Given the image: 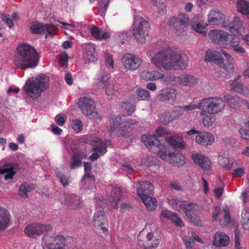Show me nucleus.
Wrapping results in <instances>:
<instances>
[{
    "instance_id": "obj_1",
    "label": "nucleus",
    "mask_w": 249,
    "mask_h": 249,
    "mask_svg": "<svg viewBox=\"0 0 249 249\" xmlns=\"http://www.w3.org/2000/svg\"><path fill=\"white\" fill-rule=\"evenodd\" d=\"M152 64L158 69L165 70H183L188 65V59L170 49L159 51L151 58Z\"/></svg>"
},
{
    "instance_id": "obj_2",
    "label": "nucleus",
    "mask_w": 249,
    "mask_h": 249,
    "mask_svg": "<svg viewBox=\"0 0 249 249\" xmlns=\"http://www.w3.org/2000/svg\"><path fill=\"white\" fill-rule=\"evenodd\" d=\"M142 141L150 151L159 152L160 157L163 160H168L174 166H181L185 163L184 156L177 150L171 151L168 149L161 150L160 141L156 138L155 136L143 135L142 137Z\"/></svg>"
},
{
    "instance_id": "obj_3",
    "label": "nucleus",
    "mask_w": 249,
    "mask_h": 249,
    "mask_svg": "<svg viewBox=\"0 0 249 249\" xmlns=\"http://www.w3.org/2000/svg\"><path fill=\"white\" fill-rule=\"evenodd\" d=\"M17 51L14 62L17 68L26 70L37 66L40 54L33 46L27 43H22L18 46Z\"/></svg>"
},
{
    "instance_id": "obj_4",
    "label": "nucleus",
    "mask_w": 249,
    "mask_h": 249,
    "mask_svg": "<svg viewBox=\"0 0 249 249\" xmlns=\"http://www.w3.org/2000/svg\"><path fill=\"white\" fill-rule=\"evenodd\" d=\"M49 77L45 75H39L35 79L28 80L24 86L27 95L33 98L37 99L41 93L49 87Z\"/></svg>"
},
{
    "instance_id": "obj_5",
    "label": "nucleus",
    "mask_w": 249,
    "mask_h": 249,
    "mask_svg": "<svg viewBox=\"0 0 249 249\" xmlns=\"http://www.w3.org/2000/svg\"><path fill=\"white\" fill-rule=\"evenodd\" d=\"M150 24L143 18L136 15L134 17L133 23V36L136 41L141 44L145 42L146 37L148 36Z\"/></svg>"
},
{
    "instance_id": "obj_6",
    "label": "nucleus",
    "mask_w": 249,
    "mask_h": 249,
    "mask_svg": "<svg viewBox=\"0 0 249 249\" xmlns=\"http://www.w3.org/2000/svg\"><path fill=\"white\" fill-rule=\"evenodd\" d=\"M202 113L217 114L221 112L225 107V103L221 98L211 97L201 100Z\"/></svg>"
},
{
    "instance_id": "obj_7",
    "label": "nucleus",
    "mask_w": 249,
    "mask_h": 249,
    "mask_svg": "<svg viewBox=\"0 0 249 249\" xmlns=\"http://www.w3.org/2000/svg\"><path fill=\"white\" fill-rule=\"evenodd\" d=\"M65 238L59 234H45L42 238V249H64Z\"/></svg>"
},
{
    "instance_id": "obj_8",
    "label": "nucleus",
    "mask_w": 249,
    "mask_h": 249,
    "mask_svg": "<svg viewBox=\"0 0 249 249\" xmlns=\"http://www.w3.org/2000/svg\"><path fill=\"white\" fill-rule=\"evenodd\" d=\"M137 193L138 197L142 202H157L152 197L154 193V186L148 181H143L136 183Z\"/></svg>"
},
{
    "instance_id": "obj_9",
    "label": "nucleus",
    "mask_w": 249,
    "mask_h": 249,
    "mask_svg": "<svg viewBox=\"0 0 249 249\" xmlns=\"http://www.w3.org/2000/svg\"><path fill=\"white\" fill-rule=\"evenodd\" d=\"M52 229V226L49 224L33 223L27 225L24 231L28 237L36 238L45 232L51 231Z\"/></svg>"
},
{
    "instance_id": "obj_10",
    "label": "nucleus",
    "mask_w": 249,
    "mask_h": 249,
    "mask_svg": "<svg viewBox=\"0 0 249 249\" xmlns=\"http://www.w3.org/2000/svg\"><path fill=\"white\" fill-rule=\"evenodd\" d=\"M204 59L206 62H213L218 64L220 68L229 73L233 72V67L232 64H229L226 65L223 64V58L222 57L220 52L208 50L206 52Z\"/></svg>"
},
{
    "instance_id": "obj_11",
    "label": "nucleus",
    "mask_w": 249,
    "mask_h": 249,
    "mask_svg": "<svg viewBox=\"0 0 249 249\" xmlns=\"http://www.w3.org/2000/svg\"><path fill=\"white\" fill-rule=\"evenodd\" d=\"M30 30L34 34H40L43 33L45 37L49 36H53L57 31V27L52 24H44L38 21L33 22L30 27Z\"/></svg>"
},
{
    "instance_id": "obj_12",
    "label": "nucleus",
    "mask_w": 249,
    "mask_h": 249,
    "mask_svg": "<svg viewBox=\"0 0 249 249\" xmlns=\"http://www.w3.org/2000/svg\"><path fill=\"white\" fill-rule=\"evenodd\" d=\"M122 63L125 69L133 71L142 65V60L138 55L127 53L122 57Z\"/></svg>"
},
{
    "instance_id": "obj_13",
    "label": "nucleus",
    "mask_w": 249,
    "mask_h": 249,
    "mask_svg": "<svg viewBox=\"0 0 249 249\" xmlns=\"http://www.w3.org/2000/svg\"><path fill=\"white\" fill-rule=\"evenodd\" d=\"M190 21V19L186 14H180L178 17L172 18L170 24L179 35L184 32V28L189 26Z\"/></svg>"
},
{
    "instance_id": "obj_14",
    "label": "nucleus",
    "mask_w": 249,
    "mask_h": 249,
    "mask_svg": "<svg viewBox=\"0 0 249 249\" xmlns=\"http://www.w3.org/2000/svg\"><path fill=\"white\" fill-rule=\"evenodd\" d=\"M177 90L173 88H166L161 89L157 97L162 102L174 104L177 101Z\"/></svg>"
},
{
    "instance_id": "obj_15",
    "label": "nucleus",
    "mask_w": 249,
    "mask_h": 249,
    "mask_svg": "<svg viewBox=\"0 0 249 249\" xmlns=\"http://www.w3.org/2000/svg\"><path fill=\"white\" fill-rule=\"evenodd\" d=\"M77 105L85 115L89 116L93 113V101L91 98L87 97H80L78 99Z\"/></svg>"
},
{
    "instance_id": "obj_16",
    "label": "nucleus",
    "mask_w": 249,
    "mask_h": 249,
    "mask_svg": "<svg viewBox=\"0 0 249 249\" xmlns=\"http://www.w3.org/2000/svg\"><path fill=\"white\" fill-rule=\"evenodd\" d=\"M242 25L243 22L240 18L235 17L231 22H229V21L223 22L222 26L234 35H240L241 34L240 29Z\"/></svg>"
},
{
    "instance_id": "obj_17",
    "label": "nucleus",
    "mask_w": 249,
    "mask_h": 249,
    "mask_svg": "<svg viewBox=\"0 0 249 249\" xmlns=\"http://www.w3.org/2000/svg\"><path fill=\"white\" fill-rule=\"evenodd\" d=\"M208 36L213 42L220 44L223 46H224L225 44H226V42L229 41V34L221 30H211L209 33Z\"/></svg>"
},
{
    "instance_id": "obj_18",
    "label": "nucleus",
    "mask_w": 249,
    "mask_h": 249,
    "mask_svg": "<svg viewBox=\"0 0 249 249\" xmlns=\"http://www.w3.org/2000/svg\"><path fill=\"white\" fill-rule=\"evenodd\" d=\"M94 226L100 232L107 233L108 224L104 212H100L94 215Z\"/></svg>"
},
{
    "instance_id": "obj_19",
    "label": "nucleus",
    "mask_w": 249,
    "mask_h": 249,
    "mask_svg": "<svg viewBox=\"0 0 249 249\" xmlns=\"http://www.w3.org/2000/svg\"><path fill=\"white\" fill-rule=\"evenodd\" d=\"M165 142L168 144L167 149L172 148L171 151L176 150L177 149H184L185 148V143L182 137L178 134L166 137Z\"/></svg>"
},
{
    "instance_id": "obj_20",
    "label": "nucleus",
    "mask_w": 249,
    "mask_h": 249,
    "mask_svg": "<svg viewBox=\"0 0 249 249\" xmlns=\"http://www.w3.org/2000/svg\"><path fill=\"white\" fill-rule=\"evenodd\" d=\"M110 144V141H103L100 139L94 138V160L107 152V147Z\"/></svg>"
},
{
    "instance_id": "obj_21",
    "label": "nucleus",
    "mask_w": 249,
    "mask_h": 249,
    "mask_svg": "<svg viewBox=\"0 0 249 249\" xmlns=\"http://www.w3.org/2000/svg\"><path fill=\"white\" fill-rule=\"evenodd\" d=\"M192 158L194 162L203 170H208L210 169L212 161L208 157L201 154L195 153L192 154Z\"/></svg>"
},
{
    "instance_id": "obj_22",
    "label": "nucleus",
    "mask_w": 249,
    "mask_h": 249,
    "mask_svg": "<svg viewBox=\"0 0 249 249\" xmlns=\"http://www.w3.org/2000/svg\"><path fill=\"white\" fill-rule=\"evenodd\" d=\"M173 80L177 83L184 87H192L197 83V79L190 74H182L180 76L175 77Z\"/></svg>"
},
{
    "instance_id": "obj_23",
    "label": "nucleus",
    "mask_w": 249,
    "mask_h": 249,
    "mask_svg": "<svg viewBox=\"0 0 249 249\" xmlns=\"http://www.w3.org/2000/svg\"><path fill=\"white\" fill-rule=\"evenodd\" d=\"M228 42V41L225 44V48H231L237 53H246V50L243 47L241 43V40L239 37L234 36L230 40L229 43Z\"/></svg>"
},
{
    "instance_id": "obj_24",
    "label": "nucleus",
    "mask_w": 249,
    "mask_h": 249,
    "mask_svg": "<svg viewBox=\"0 0 249 249\" xmlns=\"http://www.w3.org/2000/svg\"><path fill=\"white\" fill-rule=\"evenodd\" d=\"M214 141V136L208 132L200 131L199 135H197L196 137V142L203 146L211 145Z\"/></svg>"
},
{
    "instance_id": "obj_25",
    "label": "nucleus",
    "mask_w": 249,
    "mask_h": 249,
    "mask_svg": "<svg viewBox=\"0 0 249 249\" xmlns=\"http://www.w3.org/2000/svg\"><path fill=\"white\" fill-rule=\"evenodd\" d=\"M224 99L229 107L233 109H238L245 105L246 101L238 97L233 96L230 94L225 95Z\"/></svg>"
},
{
    "instance_id": "obj_26",
    "label": "nucleus",
    "mask_w": 249,
    "mask_h": 249,
    "mask_svg": "<svg viewBox=\"0 0 249 249\" xmlns=\"http://www.w3.org/2000/svg\"><path fill=\"white\" fill-rule=\"evenodd\" d=\"M230 237L225 233L218 231L215 233L213 244L216 247L227 246L230 243Z\"/></svg>"
},
{
    "instance_id": "obj_27",
    "label": "nucleus",
    "mask_w": 249,
    "mask_h": 249,
    "mask_svg": "<svg viewBox=\"0 0 249 249\" xmlns=\"http://www.w3.org/2000/svg\"><path fill=\"white\" fill-rule=\"evenodd\" d=\"M225 16L222 13L215 10L211 11L208 14V22L210 25H219L226 21Z\"/></svg>"
},
{
    "instance_id": "obj_28",
    "label": "nucleus",
    "mask_w": 249,
    "mask_h": 249,
    "mask_svg": "<svg viewBox=\"0 0 249 249\" xmlns=\"http://www.w3.org/2000/svg\"><path fill=\"white\" fill-rule=\"evenodd\" d=\"M140 76L144 80L152 81L162 79L164 77V75L157 71H148L146 70H143L141 72Z\"/></svg>"
},
{
    "instance_id": "obj_29",
    "label": "nucleus",
    "mask_w": 249,
    "mask_h": 249,
    "mask_svg": "<svg viewBox=\"0 0 249 249\" xmlns=\"http://www.w3.org/2000/svg\"><path fill=\"white\" fill-rule=\"evenodd\" d=\"M11 217L8 210L0 206V230H4L9 227Z\"/></svg>"
},
{
    "instance_id": "obj_30",
    "label": "nucleus",
    "mask_w": 249,
    "mask_h": 249,
    "mask_svg": "<svg viewBox=\"0 0 249 249\" xmlns=\"http://www.w3.org/2000/svg\"><path fill=\"white\" fill-rule=\"evenodd\" d=\"M161 215L164 218L170 219L176 226L182 227L184 226L182 221L177 215L176 213L168 210H163Z\"/></svg>"
},
{
    "instance_id": "obj_31",
    "label": "nucleus",
    "mask_w": 249,
    "mask_h": 249,
    "mask_svg": "<svg viewBox=\"0 0 249 249\" xmlns=\"http://www.w3.org/2000/svg\"><path fill=\"white\" fill-rule=\"evenodd\" d=\"M218 158L219 164L226 170H230L233 166L232 163H230L229 156L226 152H219Z\"/></svg>"
},
{
    "instance_id": "obj_32",
    "label": "nucleus",
    "mask_w": 249,
    "mask_h": 249,
    "mask_svg": "<svg viewBox=\"0 0 249 249\" xmlns=\"http://www.w3.org/2000/svg\"><path fill=\"white\" fill-rule=\"evenodd\" d=\"M213 114H208V112L202 113V110H200V115L202 117V123L205 127L212 126L215 123L216 118Z\"/></svg>"
},
{
    "instance_id": "obj_33",
    "label": "nucleus",
    "mask_w": 249,
    "mask_h": 249,
    "mask_svg": "<svg viewBox=\"0 0 249 249\" xmlns=\"http://www.w3.org/2000/svg\"><path fill=\"white\" fill-rule=\"evenodd\" d=\"M109 74L103 73L97 79L96 85L98 89H104L109 83Z\"/></svg>"
},
{
    "instance_id": "obj_34",
    "label": "nucleus",
    "mask_w": 249,
    "mask_h": 249,
    "mask_svg": "<svg viewBox=\"0 0 249 249\" xmlns=\"http://www.w3.org/2000/svg\"><path fill=\"white\" fill-rule=\"evenodd\" d=\"M180 208L184 212L186 216L190 220L191 222L196 225L199 224V220L196 217L195 213L192 211L190 212L191 209H188L186 207V205H181Z\"/></svg>"
},
{
    "instance_id": "obj_35",
    "label": "nucleus",
    "mask_w": 249,
    "mask_h": 249,
    "mask_svg": "<svg viewBox=\"0 0 249 249\" xmlns=\"http://www.w3.org/2000/svg\"><path fill=\"white\" fill-rule=\"evenodd\" d=\"M85 53L84 57L88 62L93 61V44L91 43L87 44L85 47Z\"/></svg>"
},
{
    "instance_id": "obj_36",
    "label": "nucleus",
    "mask_w": 249,
    "mask_h": 249,
    "mask_svg": "<svg viewBox=\"0 0 249 249\" xmlns=\"http://www.w3.org/2000/svg\"><path fill=\"white\" fill-rule=\"evenodd\" d=\"M106 88V96L108 99H112L118 95L119 91L115 85L109 83Z\"/></svg>"
},
{
    "instance_id": "obj_37",
    "label": "nucleus",
    "mask_w": 249,
    "mask_h": 249,
    "mask_svg": "<svg viewBox=\"0 0 249 249\" xmlns=\"http://www.w3.org/2000/svg\"><path fill=\"white\" fill-rule=\"evenodd\" d=\"M109 37V33L107 32H103L100 28L94 26V39L102 41L107 39Z\"/></svg>"
},
{
    "instance_id": "obj_38",
    "label": "nucleus",
    "mask_w": 249,
    "mask_h": 249,
    "mask_svg": "<svg viewBox=\"0 0 249 249\" xmlns=\"http://www.w3.org/2000/svg\"><path fill=\"white\" fill-rule=\"evenodd\" d=\"M238 11L244 14L249 15V2L245 0H238L237 2Z\"/></svg>"
},
{
    "instance_id": "obj_39",
    "label": "nucleus",
    "mask_w": 249,
    "mask_h": 249,
    "mask_svg": "<svg viewBox=\"0 0 249 249\" xmlns=\"http://www.w3.org/2000/svg\"><path fill=\"white\" fill-rule=\"evenodd\" d=\"M82 157L80 154L74 153L71 158V161L70 164L71 169H75L80 167L82 164Z\"/></svg>"
},
{
    "instance_id": "obj_40",
    "label": "nucleus",
    "mask_w": 249,
    "mask_h": 249,
    "mask_svg": "<svg viewBox=\"0 0 249 249\" xmlns=\"http://www.w3.org/2000/svg\"><path fill=\"white\" fill-rule=\"evenodd\" d=\"M139 245L144 249H151L157 247L159 244L160 241L158 239H154L155 243L146 242H145L140 239V235L138 237Z\"/></svg>"
},
{
    "instance_id": "obj_41",
    "label": "nucleus",
    "mask_w": 249,
    "mask_h": 249,
    "mask_svg": "<svg viewBox=\"0 0 249 249\" xmlns=\"http://www.w3.org/2000/svg\"><path fill=\"white\" fill-rule=\"evenodd\" d=\"M34 188H35V185L33 184H22L19 188V194L22 197H28L27 193L31 192Z\"/></svg>"
},
{
    "instance_id": "obj_42",
    "label": "nucleus",
    "mask_w": 249,
    "mask_h": 249,
    "mask_svg": "<svg viewBox=\"0 0 249 249\" xmlns=\"http://www.w3.org/2000/svg\"><path fill=\"white\" fill-rule=\"evenodd\" d=\"M135 96L138 100H147L150 97V94L145 89H138L135 92Z\"/></svg>"
},
{
    "instance_id": "obj_43",
    "label": "nucleus",
    "mask_w": 249,
    "mask_h": 249,
    "mask_svg": "<svg viewBox=\"0 0 249 249\" xmlns=\"http://www.w3.org/2000/svg\"><path fill=\"white\" fill-rule=\"evenodd\" d=\"M110 120L112 122L110 125V131L111 132H114L120 125L121 119L119 116L112 115L110 117Z\"/></svg>"
},
{
    "instance_id": "obj_44",
    "label": "nucleus",
    "mask_w": 249,
    "mask_h": 249,
    "mask_svg": "<svg viewBox=\"0 0 249 249\" xmlns=\"http://www.w3.org/2000/svg\"><path fill=\"white\" fill-rule=\"evenodd\" d=\"M192 29L196 32L202 34L206 36L207 32L205 30V27L198 22H192L191 24Z\"/></svg>"
},
{
    "instance_id": "obj_45",
    "label": "nucleus",
    "mask_w": 249,
    "mask_h": 249,
    "mask_svg": "<svg viewBox=\"0 0 249 249\" xmlns=\"http://www.w3.org/2000/svg\"><path fill=\"white\" fill-rule=\"evenodd\" d=\"M110 0H98V7L99 14L101 16L105 15Z\"/></svg>"
},
{
    "instance_id": "obj_46",
    "label": "nucleus",
    "mask_w": 249,
    "mask_h": 249,
    "mask_svg": "<svg viewBox=\"0 0 249 249\" xmlns=\"http://www.w3.org/2000/svg\"><path fill=\"white\" fill-rule=\"evenodd\" d=\"M122 196V191L119 188H116L112 190L111 194L112 201L111 202H118L121 200Z\"/></svg>"
},
{
    "instance_id": "obj_47",
    "label": "nucleus",
    "mask_w": 249,
    "mask_h": 249,
    "mask_svg": "<svg viewBox=\"0 0 249 249\" xmlns=\"http://www.w3.org/2000/svg\"><path fill=\"white\" fill-rule=\"evenodd\" d=\"M160 120L164 125L167 124L174 120L173 118L172 117L170 111L164 112L160 116Z\"/></svg>"
},
{
    "instance_id": "obj_48",
    "label": "nucleus",
    "mask_w": 249,
    "mask_h": 249,
    "mask_svg": "<svg viewBox=\"0 0 249 249\" xmlns=\"http://www.w3.org/2000/svg\"><path fill=\"white\" fill-rule=\"evenodd\" d=\"M223 211L225 213L224 219L223 220L220 221V223L221 225L225 226L229 224L231 220L229 214V210L227 208H225L223 209Z\"/></svg>"
},
{
    "instance_id": "obj_49",
    "label": "nucleus",
    "mask_w": 249,
    "mask_h": 249,
    "mask_svg": "<svg viewBox=\"0 0 249 249\" xmlns=\"http://www.w3.org/2000/svg\"><path fill=\"white\" fill-rule=\"evenodd\" d=\"M170 113L174 120L180 118L183 114L181 106L175 107Z\"/></svg>"
},
{
    "instance_id": "obj_50",
    "label": "nucleus",
    "mask_w": 249,
    "mask_h": 249,
    "mask_svg": "<svg viewBox=\"0 0 249 249\" xmlns=\"http://www.w3.org/2000/svg\"><path fill=\"white\" fill-rule=\"evenodd\" d=\"M235 227L236 229L234 231V242H235V247L236 249H245L242 248L240 245V242L239 240V231L237 229V224L235 222L234 223Z\"/></svg>"
},
{
    "instance_id": "obj_51",
    "label": "nucleus",
    "mask_w": 249,
    "mask_h": 249,
    "mask_svg": "<svg viewBox=\"0 0 249 249\" xmlns=\"http://www.w3.org/2000/svg\"><path fill=\"white\" fill-rule=\"evenodd\" d=\"M72 127L76 133H79L82 130L83 125L81 121L79 119L72 120Z\"/></svg>"
},
{
    "instance_id": "obj_52",
    "label": "nucleus",
    "mask_w": 249,
    "mask_h": 249,
    "mask_svg": "<svg viewBox=\"0 0 249 249\" xmlns=\"http://www.w3.org/2000/svg\"><path fill=\"white\" fill-rule=\"evenodd\" d=\"M181 108L182 109L183 112L185 111L193 110L196 108H198L201 110H202L201 100L197 105H189L185 106H181Z\"/></svg>"
},
{
    "instance_id": "obj_53",
    "label": "nucleus",
    "mask_w": 249,
    "mask_h": 249,
    "mask_svg": "<svg viewBox=\"0 0 249 249\" xmlns=\"http://www.w3.org/2000/svg\"><path fill=\"white\" fill-rule=\"evenodd\" d=\"M123 109L126 110L128 115L132 114L135 110V107L129 102H124L121 105Z\"/></svg>"
},
{
    "instance_id": "obj_54",
    "label": "nucleus",
    "mask_w": 249,
    "mask_h": 249,
    "mask_svg": "<svg viewBox=\"0 0 249 249\" xmlns=\"http://www.w3.org/2000/svg\"><path fill=\"white\" fill-rule=\"evenodd\" d=\"M56 175L63 187L68 185L70 181V176H66L60 172L58 173Z\"/></svg>"
},
{
    "instance_id": "obj_55",
    "label": "nucleus",
    "mask_w": 249,
    "mask_h": 249,
    "mask_svg": "<svg viewBox=\"0 0 249 249\" xmlns=\"http://www.w3.org/2000/svg\"><path fill=\"white\" fill-rule=\"evenodd\" d=\"M105 59L106 66L108 67H110L113 69L114 67V61L112 54L108 53H105Z\"/></svg>"
},
{
    "instance_id": "obj_56",
    "label": "nucleus",
    "mask_w": 249,
    "mask_h": 249,
    "mask_svg": "<svg viewBox=\"0 0 249 249\" xmlns=\"http://www.w3.org/2000/svg\"><path fill=\"white\" fill-rule=\"evenodd\" d=\"M2 20L7 24L9 28H12L14 26V24L12 20L11 19L9 15H6L4 14H1Z\"/></svg>"
},
{
    "instance_id": "obj_57",
    "label": "nucleus",
    "mask_w": 249,
    "mask_h": 249,
    "mask_svg": "<svg viewBox=\"0 0 249 249\" xmlns=\"http://www.w3.org/2000/svg\"><path fill=\"white\" fill-rule=\"evenodd\" d=\"M92 166L91 164L89 162H85L84 163V178H87L88 177H89V174H91L90 173V172L92 170Z\"/></svg>"
},
{
    "instance_id": "obj_58",
    "label": "nucleus",
    "mask_w": 249,
    "mask_h": 249,
    "mask_svg": "<svg viewBox=\"0 0 249 249\" xmlns=\"http://www.w3.org/2000/svg\"><path fill=\"white\" fill-rule=\"evenodd\" d=\"M156 133L158 136L161 137L163 135L170 134V131L167 130L165 127H160L157 129Z\"/></svg>"
},
{
    "instance_id": "obj_59",
    "label": "nucleus",
    "mask_w": 249,
    "mask_h": 249,
    "mask_svg": "<svg viewBox=\"0 0 249 249\" xmlns=\"http://www.w3.org/2000/svg\"><path fill=\"white\" fill-rule=\"evenodd\" d=\"M13 169L12 165L10 164H6L2 167L0 168V174L2 175L6 174Z\"/></svg>"
},
{
    "instance_id": "obj_60",
    "label": "nucleus",
    "mask_w": 249,
    "mask_h": 249,
    "mask_svg": "<svg viewBox=\"0 0 249 249\" xmlns=\"http://www.w3.org/2000/svg\"><path fill=\"white\" fill-rule=\"evenodd\" d=\"M78 200V197L74 194H67L66 195L65 201L66 202H74Z\"/></svg>"
},
{
    "instance_id": "obj_61",
    "label": "nucleus",
    "mask_w": 249,
    "mask_h": 249,
    "mask_svg": "<svg viewBox=\"0 0 249 249\" xmlns=\"http://www.w3.org/2000/svg\"><path fill=\"white\" fill-rule=\"evenodd\" d=\"M89 177H88L87 178H84V175L82 177V178L81 179V182L84 185H87V184H91L93 183V176L92 174H89Z\"/></svg>"
},
{
    "instance_id": "obj_62",
    "label": "nucleus",
    "mask_w": 249,
    "mask_h": 249,
    "mask_svg": "<svg viewBox=\"0 0 249 249\" xmlns=\"http://www.w3.org/2000/svg\"><path fill=\"white\" fill-rule=\"evenodd\" d=\"M245 173V169L244 168H238L235 169L232 174L234 177H241Z\"/></svg>"
},
{
    "instance_id": "obj_63",
    "label": "nucleus",
    "mask_w": 249,
    "mask_h": 249,
    "mask_svg": "<svg viewBox=\"0 0 249 249\" xmlns=\"http://www.w3.org/2000/svg\"><path fill=\"white\" fill-rule=\"evenodd\" d=\"M183 240L186 247L188 248H192L194 244V239H193L190 237L185 236L183 238Z\"/></svg>"
},
{
    "instance_id": "obj_64",
    "label": "nucleus",
    "mask_w": 249,
    "mask_h": 249,
    "mask_svg": "<svg viewBox=\"0 0 249 249\" xmlns=\"http://www.w3.org/2000/svg\"><path fill=\"white\" fill-rule=\"evenodd\" d=\"M239 133L242 138L244 140H249V130L245 128H241Z\"/></svg>"
}]
</instances>
